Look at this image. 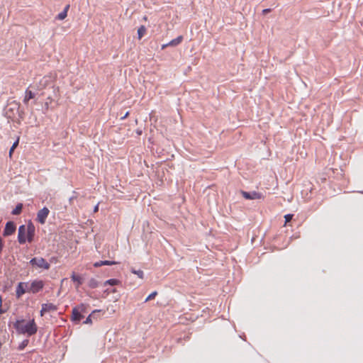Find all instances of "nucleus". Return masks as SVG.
Listing matches in <instances>:
<instances>
[{
    "instance_id": "nucleus-1",
    "label": "nucleus",
    "mask_w": 363,
    "mask_h": 363,
    "mask_svg": "<svg viewBox=\"0 0 363 363\" xmlns=\"http://www.w3.org/2000/svg\"><path fill=\"white\" fill-rule=\"evenodd\" d=\"M13 327L19 334H26L28 336L35 335L38 331V327L35 323L34 319H32L25 323L23 319L17 320L13 323Z\"/></svg>"
},
{
    "instance_id": "nucleus-2",
    "label": "nucleus",
    "mask_w": 363,
    "mask_h": 363,
    "mask_svg": "<svg viewBox=\"0 0 363 363\" xmlns=\"http://www.w3.org/2000/svg\"><path fill=\"white\" fill-rule=\"evenodd\" d=\"M30 264L44 269H48L50 267V264L43 257H33L30 260Z\"/></svg>"
},
{
    "instance_id": "nucleus-3",
    "label": "nucleus",
    "mask_w": 363,
    "mask_h": 363,
    "mask_svg": "<svg viewBox=\"0 0 363 363\" xmlns=\"http://www.w3.org/2000/svg\"><path fill=\"white\" fill-rule=\"evenodd\" d=\"M44 286V283L41 280H34L31 282L29 288L27 289V291L36 294L43 289Z\"/></svg>"
},
{
    "instance_id": "nucleus-4",
    "label": "nucleus",
    "mask_w": 363,
    "mask_h": 363,
    "mask_svg": "<svg viewBox=\"0 0 363 363\" xmlns=\"http://www.w3.org/2000/svg\"><path fill=\"white\" fill-rule=\"evenodd\" d=\"M241 194L242 196L247 200H255L260 199L262 198V194L259 192L252 191H241Z\"/></svg>"
},
{
    "instance_id": "nucleus-5",
    "label": "nucleus",
    "mask_w": 363,
    "mask_h": 363,
    "mask_svg": "<svg viewBox=\"0 0 363 363\" xmlns=\"http://www.w3.org/2000/svg\"><path fill=\"white\" fill-rule=\"evenodd\" d=\"M27 240L28 242H32L35 235V227L33 223L30 220L27 225H26Z\"/></svg>"
},
{
    "instance_id": "nucleus-6",
    "label": "nucleus",
    "mask_w": 363,
    "mask_h": 363,
    "mask_svg": "<svg viewBox=\"0 0 363 363\" xmlns=\"http://www.w3.org/2000/svg\"><path fill=\"white\" fill-rule=\"evenodd\" d=\"M50 213V210L47 207H43L37 213L36 220L40 224H44L46 221V218Z\"/></svg>"
},
{
    "instance_id": "nucleus-7",
    "label": "nucleus",
    "mask_w": 363,
    "mask_h": 363,
    "mask_svg": "<svg viewBox=\"0 0 363 363\" xmlns=\"http://www.w3.org/2000/svg\"><path fill=\"white\" fill-rule=\"evenodd\" d=\"M18 241L21 245L25 244L26 242L28 241L25 225H21L18 228Z\"/></svg>"
},
{
    "instance_id": "nucleus-8",
    "label": "nucleus",
    "mask_w": 363,
    "mask_h": 363,
    "mask_svg": "<svg viewBox=\"0 0 363 363\" xmlns=\"http://www.w3.org/2000/svg\"><path fill=\"white\" fill-rule=\"evenodd\" d=\"M16 230V225L13 221H8L6 223L4 230V236H9L12 235Z\"/></svg>"
},
{
    "instance_id": "nucleus-9",
    "label": "nucleus",
    "mask_w": 363,
    "mask_h": 363,
    "mask_svg": "<svg viewBox=\"0 0 363 363\" xmlns=\"http://www.w3.org/2000/svg\"><path fill=\"white\" fill-rule=\"evenodd\" d=\"M57 310V306H55L53 303H43L41 306V310H40V315L43 316L45 313L50 312V311H55Z\"/></svg>"
},
{
    "instance_id": "nucleus-10",
    "label": "nucleus",
    "mask_w": 363,
    "mask_h": 363,
    "mask_svg": "<svg viewBox=\"0 0 363 363\" xmlns=\"http://www.w3.org/2000/svg\"><path fill=\"white\" fill-rule=\"evenodd\" d=\"M28 284L24 282H19L16 290V294L18 298L21 297L26 291L25 286H27Z\"/></svg>"
},
{
    "instance_id": "nucleus-11",
    "label": "nucleus",
    "mask_w": 363,
    "mask_h": 363,
    "mask_svg": "<svg viewBox=\"0 0 363 363\" xmlns=\"http://www.w3.org/2000/svg\"><path fill=\"white\" fill-rule=\"evenodd\" d=\"M83 318H84V315H82L80 312H79V311L77 310L75 308H73L72 313V320L75 323H79Z\"/></svg>"
},
{
    "instance_id": "nucleus-12",
    "label": "nucleus",
    "mask_w": 363,
    "mask_h": 363,
    "mask_svg": "<svg viewBox=\"0 0 363 363\" xmlns=\"http://www.w3.org/2000/svg\"><path fill=\"white\" fill-rule=\"evenodd\" d=\"M35 97V94L29 90L28 89H27L25 91V96H24V99H23V103L24 104H28V101L31 99H33Z\"/></svg>"
},
{
    "instance_id": "nucleus-13",
    "label": "nucleus",
    "mask_w": 363,
    "mask_h": 363,
    "mask_svg": "<svg viewBox=\"0 0 363 363\" xmlns=\"http://www.w3.org/2000/svg\"><path fill=\"white\" fill-rule=\"evenodd\" d=\"M71 279L72 280L74 281V282H76L77 283V287H79V286H81L83 283V279L82 278L76 274L74 272L72 273V276H71Z\"/></svg>"
},
{
    "instance_id": "nucleus-14",
    "label": "nucleus",
    "mask_w": 363,
    "mask_h": 363,
    "mask_svg": "<svg viewBox=\"0 0 363 363\" xmlns=\"http://www.w3.org/2000/svg\"><path fill=\"white\" fill-rule=\"evenodd\" d=\"M69 5H67L62 11L58 13V15L56 16V19L57 20H63L66 18L67 15V11L69 10Z\"/></svg>"
},
{
    "instance_id": "nucleus-15",
    "label": "nucleus",
    "mask_w": 363,
    "mask_h": 363,
    "mask_svg": "<svg viewBox=\"0 0 363 363\" xmlns=\"http://www.w3.org/2000/svg\"><path fill=\"white\" fill-rule=\"evenodd\" d=\"M101 310H94L84 321V324H91L92 323V318H95V313H100Z\"/></svg>"
},
{
    "instance_id": "nucleus-16",
    "label": "nucleus",
    "mask_w": 363,
    "mask_h": 363,
    "mask_svg": "<svg viewBox=\"0 0 363 363\" xmlns=\"http://www.w3.org/2000/svg\"><path fill=\"white\" fill-rule=\"evenodd\" d=\"M182 40H183V37L182 35H179L177 38H176L172 40L171 41H169L168 43V45H169V46H173V47L177 46V45H178L179 44L181 43Z\"/></svg>"
},
{
    "instance_id": "nucleus-17",
    "label": "nucleus",
    "mask_w": 363,
    "mask_h": 363,
    "mask_svg": "<svg viewBox=\"0 0 363 363\" xmlns=\"http://www.w3.org/2000/svg\"><path fill=\"white\" fill-rule=\"evenodd\" d=\"M120 284H121L120 280H118L117 279H110L106 280L104 283V286H106V285L115 286V285H118Z\"/></svg>"
},
{
    "instance_id": "nucleus-18",
    "label": "nucleus",
    "mask_w": 363,
    "mask_h": 363,
    "mask_svg": "<svg viewBox=\"0 0 363 363\" xmlns=\"http://www.w3.org/2000/svg\"><path fill=\"white\" fill-rule=\"evenodd\" d=\"M88 286L91 289H96L99 286V282L94 278H91L89 280Z\"/></svg>"
},
{
    "instance_id": "nucleus-19",
    "label": "nucleus",
    "mask_w": 363,
    "mask_h": 363,
    "mask_svg": "<svg viewBox=\"0 0 363 363\" xmlns=\"http://www.w3.org/2000/svg\"><path fill=\"white\" fill-rule=\"evenodd\" d=\"M23 208V204L22 203H18L15 208L13 209L11 211V213L13 215H19L21 213Z\"/></svg>"
},
{
    "instance_id": "nucleus-20",
    "label": "nucleus",
    "mask_w": 363,
    "mask_h": 363,
    "mask_svg": "<svg viewBox=\"0 0 363 363\" xmlns=\"http://www.w3.org/2000/svg\"><path fill=\"white\" fill-rule=\"evenodd\" d=\"M88 307V305L86 304H84V303H81L80 305L74 307L77 310L79 311V312H80L82 315L84 313H86V308Z\"/></svg>"
},
{
    "instance_id": "nucleus-21",
    "label": "nucleus",
    "mask_w": 363,
    "mask_h": 363,
    "mask_svg": "<svg viewBox=\"0 0 363 363\" xmlns=\"http://www.w3.org/2000/svg\"><path fill=\"white\" fill-rule=\"evenodd\" d=\"M130 272L133 274H136L140 279H143L144 278V272L140 269H135L134 268H131Z\"/></svg>"
},
{
    "instance_id": "nucleus-22",
    "label": "nucleus",
    "mask_w": 363,
    "mask_h": 363,
    "mask_svg": "<svg viewBox=\"0 0 363 363\" xmlns=\"http://www.w3.org/2000/svg\"><path fill=\"white\" fill-rule=\"evenodd\" d=\"M145 32H146V28L144 26H141L138 29V38L139 39L142 38V37L145 35Z\"/></svg>"
},
{
    "instance_id": "nucleus-23",
    "label": "nucleus",
    "mask_w": 363,
    "mask_h": 363,
    "mask_svg": "<svg viewBox=\"0 0 363 363\" xmlns=\"http://www.w3.org/2000/svg\"><path fill=\"white\" fill-rule=\"evenodd\" d=\"M29 340H23L18 345V350H23L28 345Z\"/></svg>"
},
{
    "instance_id": "nucleus-24",
    "label": "nucleus",
    "mask_w": 363,
    "mask_h": 363,
    "mask_svg": "<svg viewBox=\"0 0 363 363\" xmlns=\"http://www.w3.org/2000/svg\"><path fill=\"white\" fill-rule=\"evenodd\" d=\"M19 139L18 138L12 145L11 147L9 150V156L11 157L12 152H13L14 149L18 146V145Z\"/></svg>"
},
{
    "instance_id": "nucleus-25",
    "label": "nucleus",
    "mask_w": 363,
    "mask_h": 363,
    "mask_svg": "<svg viewBox=\"0 0 363 363\" xmlns=\"http://www.w3.org/2000/svg\"><path fill=\"white\" fill-rule=\"evenodd\" d=\"M157 294V292L156 291L152 292L145 300V302H147L152 298H154Z\"/></svg>"
},
{
    "instance_id": "nucleus-26",
    "label": "nucleus",
    "mask_w": 363,
    "mask_h": 363,
    "mask_svg": "<svg viewBox=\"0 0 363 363\" xmlns=\"http://www.w3.org/2000/svg\"><path fill=\"white\" fill-rule=\"evenodd\" d=\"M102 264H103V265H113V264H117V262L115 261L104 260V261H102Z\"/></svg>"
},
{
    "instance_id": "nucleus-27",
    "label": "nucleus",
    "mask_w": 363,
    "mask_h": 363,
    "mask_svg": "<svg viewBox=\"0 0 363 363\" xmlns=\"http://www.w3.org/2000/svg\"><path fill=\"white\" fill-rule=\"evenodd\" d=\"M292 218H293V215L292 214H286V215H285V216H284L285 222L288 223V222L291 221Z\"/></svg>"
},
{
    "instance_id": "nucleus-28",
    "label": "nucleus",
    "mask_w": 363,
    "mask_h": 363,
    "mask_svg": "<svg viewBox=\"0 0 363 363\" xmlns=\"http://www.w3.org/2000/svg\"><path fill=\"white\" fill-rule=\"evenodd\" d=\"M101 266H103L102 261L96 262L94 264V267H101Z\"/></svg>"
},
{
    "instance_id": "nucleus-29",
    "label": "nucleus",
    "mask_w": 363,
    "mask_h": 363,
    "mask_svg": "<svg viewBox=\"0 0 363 363\" xmlns=\"http://www.w3.org/2000/svg\"><path fill=\"white\" fill-rule=\"evenodd\" d=\"M270 11H271V9H264V10L262 11V13H263L264 14H266V13H269V12H270Z\"/></svg>"
},
{
    "instance_id": "nucleus-30",
    "label": "nucleus",
    "mask_w": 363,
    "mask_h": 363,
    "mask_svg": "<svg viewBox=\"0 0 363 363\" xmlns=\"http://www.w3.org/2000/svg\"><path fill=\"white\" fill-rule=\"evenodd\" d=\"M1 304H2V297L0 296V313H2L4 312L1 309Z\"/></svg>"
},
{
    "instance_id": "nucleus-31",
    "label": "nucleus",
    "mask_w": 363,
    "mask_h": 363,
    "mask_svg": "<svg viewBox=\"0 0 363 363\" xmlns=\"http://www.w3.org/2000/svg\"><path fill=\"white\" fill-rule=\"evenodd\" d=\"M99 211V203L96 204L94 208V212L96 213Z\"/></svg>"
},
{
    "instance_id": "nucleus-32",
    "label": "nucleus",
    "mask_w": 363,
    "mask_h": 363,
    "mask_svg": "<svg viewBox=\"0 0 363 363\" xmlns=\"http://www.w3.org/2000/svg\"><path fill=\"white\" fill-rule=\"evenodd\" d=\"M167 46H169V45H168V43H166V44H164L162 45V49H164L165 48H167Z\"/></svg>"
},
{
    "instance_id": "nucleus-33",
    "label": "nucleus",
    "mask_w": 363,
    "mask_h": 363,
    "mask_svg": "<svg viewBox=\"0 0 363 363\" xmlns=\"http://www.w3.org/2000/svg\"><path fill=\"white\" fill-rule=\"evenodd\" d=\"M128 113H129L128 112H126V113L124 115V116H123L121 118V119H124L125 118H126L128 116Z\"/></svg>"
},
{
    "instance_id": "nucleus-34",
    "label": "nucleus",
    "mask_w": 363,
    "mask_h": 363,
    "mask_svg": "<svg viewBox=\"0 0 363 363\" xmlns=\"http://www.w3.org/2000/svg\"><path fill=\"white\" fill-rule=\"evenodd\" d=\"M45 107H46V108H48V103L45 104Z\"/></svg>"
},
{
    "instance_id": "nucleus-35",
    "label": "nucleus",
    "mask_w": 363,
    "mask_h": 363,
    "mask_svg": "<svg viewBox=\"0 0 363 363\" xmlns=\"http://www.w3.org/2000/svg\"><path fill=\"white\" fill-rule=\"evenodd\" d=\"M116 289H113L112 290V292H113V293L116 292Z\"/></svg>"
}]
</instances>
